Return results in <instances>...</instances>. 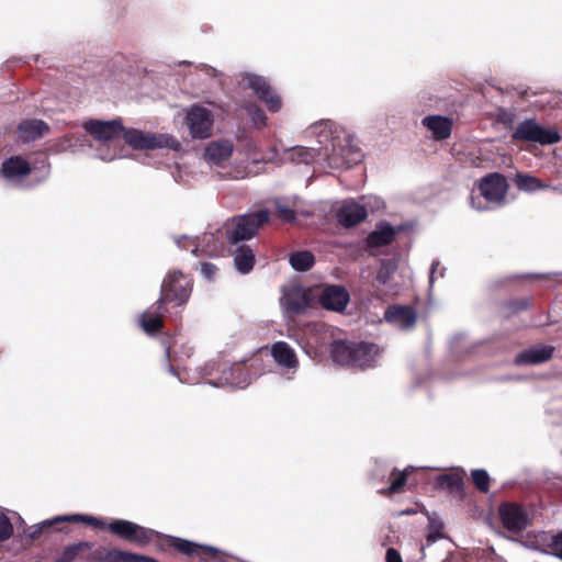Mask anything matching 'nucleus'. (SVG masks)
<instances>
[{
	"mask_svg": "<svg viewBox=\"0 0 562 562\" xmlns=\"http://www.w3.org/2000/svg\"><path fill=\"white\" fill-rule=\"evenodd\" d=\"M190 281L181 272H175L169 276L162 283L161 296L157 303V311H160L166 302L177 301L179 304L184 303L190 295Z\"/></svg>",
	"mask_w": 562,
	"mask_h": 562,
	"instance_id": "0eeeda50",
	"label": "nucleus"
},
{
	"mask_svg": "<svg viewBox=\"0 0 562 562\" xmlns=\"http://www.w3.org/2000/svg\"><path fill=\"white\" fill-rule=\"evenodd\" d=\"M409 468H406L403 472L393 473L394 477L387 488L381 490V494L386 495L387 493H398L402 491L403 486L407 480V472Z\"/></svg>",
	"mask_w": 562,
	"mask_h": 562,
	"instance_id": "72a5a7b5",
	"label": "nucleus"
},
{
	"mask_svg": "<svg viewBox=\"0 0 562 562\" xmlns=\"http://www.w3.org/2000/svg\"><path fill=\"white\" fill-rule=\"evenodd\" d=\"M355 349H366V351H367L366 353L359 352L357 355V357L360 358L364 363L363 364H351V367H355V368L363 369V368L371 367L374 363L375 358L380 355L379 347L373 344H364V342L356 344Z\"/></svg>",
	"mask_w": 562,
	"mask_h": 562,
	"instance_id": "bb28decb",
	"label": "nucleus"
},
{
	"mask_svg": "<svg viewBox=\"0 0 562 562\" xmlns=\"http://www.w3.org/2000/svg\"><path fill=\"white\" fill-rule=\"evenodd\" d=\"M398 231L400 228L393 227L386 222L379 223L367 238L369 248H379L391 244Z\"/></svg>",
	"mask_w": 562,
	"mask_h": 562,
	"instance_id": "6ab92c4d",
	"label": "nucleus"
},
{
	"mask_svg": "<svg viewBox=\"0 0 562 562\" xmlns=\"http://www.w3.org/2000/svg\"><path fill=\"white\" fill-rule=\"evenodd\" d=\"M269 221V213L260 210L233 218L226 224V236L231 244L252 238L258 228Z\"/></svg>",
	"mask_w": 562,
	"mask_h": 562,
	"instance_id": "f03ea898",
	"label": "nucleus"
},
{
	"mask_svg": "<svg viewBox=\"0 0 562 562\" xmlns=\"http://www.w3.org/2000/svg\"><path fill=\"white\" fill-rule=\"evenodd\" d=\"M13 533V526L10 519L0 513V541L9 539Z\"/></svg>",
	"mask_w": 562,
	"mask_h": 562,
	"instance_id": "ea45409f",
	"label": "nucleus"
},
{
	"mask_svg": "<svg viewBox=\"0 0 562 562\" xmlns=\"http://www.w3.org/2000/svg\"><path fill=\"white\" fill-rule=\"evenodd\" d=\"M318 301L326 310L342 312L349 302V293L341 285H325L318 294Z\"/></svg>",
	"mask_w": 562,
	"mask_h": 562,
	"instance_id": "f8f14e48",
	"label": "nucleus"
},
{
	"mask_svg": "<svg viewBox=\"0 0 562 562\" xmlns=\"http://www.w3.org/2000/svg\"><path fill=\"white\" fill-rule=\"evenodd\" d=\"M386 562H402V558L395 549L390 548L386 551Z\"/></svg>",
	"mask_w": 562,
	"mask_h": 562,
	"instance_id": "de8ad7c7",
	"label": "nucleus"
},
{
	"mask_svg": "<svg viewBox=\"0 0 562 562\" xmlns=\"http://www.w3.org/2000/svg\"><path fill=\"white\" fill-rule=\"evenodd\" d=\"M173 547L184 553V554H193V553H196L198 550L200 549V546L194 543V542H191L189 540H183V539H175L173 540Z\"/></svg>",
	"mask_w": 562,
	"mask_h": 562,
	"instance_id": "e433bc0d",
	"label": "nucleus"
},
{
	"mask_svg": "<svg viewBox=\"0 0 562 562\" xmlns=\"http://www.w3.org/2000/svg\"><path fill=\"white\" fill-rule=\"evenodd\" d=\"M233 153V144L228 140H216L205 147L204 157L207 161L220 165L227 160Z\"/></svg>",
	"mask_w": 562,
	"mask_h": 562,
	"instance_id": "412c9836",
	"label": "nucleus"
},
{
	"mask_svg": "<svg viewBox=\"0 0 562 562\" xmlns=\"http://www.w3.org/2000/svg\"><path fill=\"white\" fill-rule=\"evenodd\" d=\"M201 271L207 279H212L216 273V267L212 263H203Z\"/></svg>",
	"mask_w": 562,
	"mask_h": 562,
	"instance_id": "49530a36",
	"label": "nucleus"
},
{
	"mask_svg": "<svg viewBox=\"0 0 562 562\" xmlns=\"http://www.w3.org/2000/svg\"><path fill=\"white\" fill-rule=\"evenodd\" d=\"M59 521L85 522V524L94 526L97 528H104L103 521H101L99 518L89 516V515H81V514L58 516V517L54 518L53 520L44 521L43 526H50L52 524L59 522Z\"/></svg>",
	"mask_w": 562,
	"mask_h": 562,
	"instance_id": "a878e982",
	"label": "nucleus"
},
{
	"mask_svg": "<svg viewBox=\"0 0 562 562\" xmlns=\"http://www.w3.org/2000/svg\"><path fill=\"white\" fill-rule=\"evenodd\" d=\"M101 559L105 562H142L143 555L111 550L101 555Z\"/></svg>",
	"mask_w": 562,
	"mask_h": 562,
	"instance_id": "2f4dec72",
	"label": "nucleus"
},
{
	"mask_svg": "<svg viewBox=\"0 0 562 562\" xmlns=\"http://www.w3.org/2000/svg\"><path fill=\"white\" fill-rule=\"evenodd\" d=\"M524 546L526 548H529L530 549V546H535V537L532 539H528L524 542Z\"/></svg>",
	"mask_w": 562,
	"mask_h": 562,
	"instance_id": "3c124183",
	"label": "nucleus"
},
{
	"mask_svg": "<svg viewBox=\"0 0 562 562\" xmlns=\"http://www.w3.org/2000/svg\"><path fill=\"white\" fill-rule=\"evenodd\" d=\"M272 357L274 361L282 367L292 369L297 367V358L294 350L284 341H278L272 345Z\"/></svg>",
	"mask_w": 562,
	"mask_h": 562,
	"instance_id": "4be33fe9",
	"label": "nucleus"
},
{
	"mask_svg": "<svg viewBox=\"0 0 562 562\" xmlns=\"http://www.w3.org/2000/svg\"><path fill=\"white\" fill-rule=\"evenodd\" d=\"M278 215L284 221V222H293L295 220V212L284 205H278L277 206Z\"/></svg>",
	"mask_w": 562,
	"mask_h": 562,
	"instance_id": "c03bdc74",
	"label": "nucleus"
},
{
	"mask_svg": "<svg viewBox=\"0 0 562 562\" xmlns=\"http://www.w3.org/2000/svg\"><path fill=\"white\" fill-rule=\"evenodd\" d=\"M249 115L251 116V121L257 128H261L266 125L267 117L262 110L256 106H251L249 108Z\"/></svg>",
	"mask_w": 562,
	"mask_h": 562,
	"instance_id": "79ce46f5",
	"label": "nucleus"
},
{
	"mask_svg": "<svg viewBox=\"0 0 562 562\" xmlns=\"http://www.w3.org/2000/svg\"><path fill=\"white\" fill-rule=\"evenodd\" d=\"M201 70L210 71V70H215V69H214L213 67L205 66V67H203Z\"/></svg>",
	"mask_w": 562,
	"mask_h": 562,
	"instance_id": "6e6d98bb",
	"label": "nucleus"
},
{
	"mask_svg": "<svg viewBox=\"0 0 562 562\" xmlns=\"http://www.w3.org/2000/svg\"><path fill=\"white\" fill-rule=\"evenodd\" d=\"M512 138L514 140L551 145L560 140V134L554 128L546 127L535 120L528 119L518 124L512 134Z\"/></svg>",
	"mask_w": 562,
	"mask_h": 562,
	"instance_id": "20e7f679",
	"label": "nucleus"
},
{
	"mask_svg": "<svg viewBox=\"0 0 562 562\" xmlns=\"http://www.w3.org/2000/svg\"><path fill=\"white\" fill-rule=\"evenodd\" d=\"M125 142L135 149L170 148L179 150L180 143L169 134L143 132L139 130H124Z\"/></svg>",
	"mask_w": 562,
	"mask_h": 562,
	"instance_id": "7ed1b4c3",
	"label": "nucleus"
},
{
	"mask_svg": "<svg viewBox=\"0 0 562 562\" xmlns=\"http://www.w3.org/2000/svg\"><path fill=\"white\" fill-rule=\"evenodd\" d=\"M439 485L449 490H458L462 483L458 474H443L439 477Z\"/></svg>",
	"mask_w": 562,
	"mask_h": 562,
	"instance_id": "4c0bfd02",
	"label": "nucleus"
},
{
	"mask_svg": "<svg viewBox=\"0 0 562 562\" xmlns=\"http://www.w3.org/2000/svg\"><path fill=\"white\" fill-rule=\"evenodd\" d=\"M85 547H88L87 543H77L70 547H67L64 552L63 557L59 559L60 562H71L79 551H81Z\"/></svg>",
	"mask_w": 562,
	"mask_h": 562,
	"instance_id": "a19ab883",
	"label": "nucleus"
},
{
	"mask_svg": "<svg viewBox=\"0 0 562 562\" xmlns=\"http://www.w3.org/2000/svg\"><path fill=\"white\" fill-rule=\"evenodd\" d=\"M249 88L254 91L255 95L266 103L268 109L272 112H278L282 102L280 97L273 91V89L267 83V81L257 75L249 77Z\"/></svg>",
	"mask_w": 562,
	"mask_h": 562,
	"instance_id": "ddd939ff",
	"label": "nucleus"
},
{
	"mask_svg": "<svg viewBox=\"0 0 562 562\" xmlns=\"http://www.w3.org/2000/svg\"><path fill=\"white\" fill-rule=\"evenodd\" d=\"M285 314L295 315L304 312L311 303L310 291L300 285H289L282 289L280 300Z\"/></svg>",
	"mask_w": 562,
	"mask_h": 562,
	"instance_id": "6e6552de",
	"label": "nucleus"
},
{
	"mask_svg": "<svg viewBox=\"0 0 562 562\" xmlns=\"http://www.w3.org/2000/svg\"><path fill=\"white\" fill-rule=\"evenodd\" d=\"M49 132V126L42 120H25L18 126V136L23 142H33Z\"/></svg>",
	"mask_w": 562,
	"mask_h": 562,
	"instance_id": "aec40b11",
	"label": "nucleus"
},
{
	"mask_svg": "<svg viewBox=\"0 0 562 562\" xmlns=\"http://www.w3.org/2000/svg\"><path fill=\"white\" fill-rule=\"evenodd\" d=\"M222 384H227L234 387L244 389L250 384L251 379L248 374L244 373L240 367L231 368L228 372L224 373Z\"/></svg>",
	"mask_w": 562,
	"mask_h": 562,
	"instance_id": "393cba45",
	"label": "nucleus"
},
{
	"mask_svg": "<svg viewBox=\"0 0 562 562\" xmlns=\"http://www.w3.org/2000/svg\"><path fill=\"white\" fill-rule=\"evenodd\" d=\"M234 262L240 273H248L255 263L254 251L248 246H240L234 252Z\"/></svg>",
	"mask_w": 562,
	"mask_h": 562,
	"instance_id": "b1692460",
	"label": "nucleus"
},
{
	"mask_svg": "<svg viewBox=\"0 0 562 562\" xmlns=\"http://www.w3.org/2000/svg\"><path fill=\"white\" fill-rule=\"evenodd\" d=\"M100 158L104 159V160H111V159L114 158V156H103V155H101Z\"/></svg>",
	"mask_w": 562,
	"mask_h": 562,
	"instance_id": "5fc2aeb1",
	"label": "nucleus"
},
{
	"mask_svg": "<svg viewBox=\"0 0 562 562\" xmlns=\"http://www.w3.org/2000/svg\"><path fill=\"white\" fill-rule=\"evenodd\" d=\"M443 537H445V535H443L442 521L435 515L428 516L427 537H426L427 546H431L438 539H441Z\"/></svg>",
	"mask_w": 562,
	"mask_h": 562,
	"instance_id": "c756f323",
	"label": "nucleus"
},
{
	"mask_svg": "<svg viewBox=\"0 0 562 562\" xmlns=\"http://www.w3.org/2000/svg\"><path fill=\"white\" fill-rule=\"evenodd\" d=\"M551 533L549 532H539L535 536V546H530V549L540 551L542 553H549V544H550Z\"/></svg>",
	"mask_w": 562,
	"mask_h": 562,
	"instance_id": "c9c22d12",
	"label": "nucleus"
},
{
	"mask_svg": "<svg viewBox=\"0 0 562 562\" xmlns=\"http://www.w3.org/2000/svg\"><path fill=\"white\" fill-rule=\"evenodd\" d=\"M472 480L475 486L482 491L487 492L490 486V475L485 470H474L472 472Z\"/></svg>",
	"mask_w": 562,
	"mask_h": 562,
	"instance_id": "f704fd0d",
	"label": "nucleus"
},
{
	"mask_svg": "<svg viewBox=\"0 0 562 562\" xmlns=\"http://www.w3.org/2000/svg\"><path fill=\"white\" fill-rule=\"evenodd\" d=\"M176 243L180 248L187 249L189 247H192L191 251L193 255H198L200 252L199 246L194 238H189L187 236H183L181 238H177ZM201 252H206V250L202 249Z\"/></svg>",
	"mask_w": 562,
	"mask_h": 562,
	"instance_id": "37998d69",
	"label": "nucleus"
},
{
	"mask_svg": "<svg viewBox=\"0 0 562 562\" xmlns=\"http://www.w3.org/2000/svg\"><path fill=\"white\" fill-rule=\"evenodd\" d=\"M186 125L193 139H206L213 134L214 115L201 105H192L186 114Z\"/></svg>",
	"mask_w": 562,
	"mask_h": 562,
	"instance_id": "39448f33",
	"label": "nucleus"
},
{
	"mask_svg": "<svg viewBox=\"0 0 562 562\" xmlns=\"http://www.w3.org/2000/svg\"><path fill=\"white\" fill-rule=\"evenodd\" d=\"M397 269V265L394 260H383L381 262V267L378 271V276H376V280L378 282L382 283V284H386L392 276L394 274V272L396 271Z\"/></svg>",
	"mask_w": 562,
	"mask_h": 562,
	"instance_id": "473e14b6",
	"label": "nucleus"
},
{
	"mask_svg": "<svg viewBox=\"0 0 562 562\" xmlns=\"http://www.w3.org/2000/svg\"><path fill=\"white\" fill-rule=\"evenodd\" d=\"M178 66H179V67H182V66H184V67H192V66H193V64H192L191 61H186V60H183V61H180V63L178 64Z\"/></svg>",
	"mask_w": 562,
	"mask_h": 562,
	"instance_id": "603ef678",
	"label": "nucleus"
},
{
	"mask_svg": "<svg viewBox=\"0 0 562 562\" xmlns=\"http://www.w3.org/2000/svg\"><path fill=\"white\" fill-rule=\"evenodd\" d=\"M439 268V262L438 261H435L432 262L431 265V269H430V278H429V283L430 285L432 284L434 282V279H435V273L437 271V269Z\"/></svg>",
	"mask_w": 562,
	"mask_h": 562,
	"instance_id": "09e8293b",
	"label": "nucleus"
},
{
	"mask_svg": "<svg viewBox=\"0 0 562 562\" xmlns=\"http://www.w3.org/2000/svg\"><path fill=\"white\" fill-rule=\"evenodd\" d=\"M314 255L311 251L303 250L290 256V265L296 271H306L314 265Z\"/></svg>",
	"mask_w": 562,
	"mask_h": 562,
	"instance_id": "cd10ccee",
	"label": "nucleus"
},
{
	"mask_svg": "<svg viewBox=\"0 0 562 562\" xmlns=\"http://www.w3.org/2000/svg\"><path fill=\"white\" fill-rule=\"evenodd\" d=\"M85 130L99 142H111L122 134L124 131L123 123L120 119L112 121L90 120L85 123Z\"/></svg>",
	"mask_w": 562,
	"mask_h": 562,
	"instance_id": "9d476101",
	"label": "nucleus"
},
{
	"mask_svg": "<svg viewBox=\"0 0 562 562\" xmlns=\"http://www.w3.org/2000/svg\"><path fill=\"white\" fill-rule=\"evenodd\" d=\"M209 237H210L209 235H204L203 239L206 240V239H209Z\"/></svg>",
	"mask_w": 562,
	"mask_h": 562,
	"instance_id": "4d7b16f0",
	"label": "nucleus"
},
{
	"mask_svg": "<svg viewBox=\"0 0 562 562\" xmlns=\"http://www.w3.org/2000/svg\"><path fill=\"white\" fill-rule=\"evenodd\" d=\"M356 344L346 341H335L330 349V356L334 362L341 366L363 364L364 362L357 357L359 352L366 353V349H355Z\"/></svg>",
	"mask_w": 562,
	"mask_h": 562,
	"instance_id": "2eb2a0df",
	"label": "nucleus"
},
{
	"mask_svg": "<svg viewBox=\"0 0 562 562\" xmlns=\"http://www.w3.org/2000/svg\"><path fill=\"white\" fill-rule=\"evenodd\" d=\"M142 562H156L153 558H149V557H144L143 555V560Z\"/></svg>",
	"mask_w": 562,
	"mask_h": 562,
	"instance_id": "864d4df0",
	"label": "nucleus"
},
{
	"mask_svg": "<svg viewBox=\"0 0 562 562\" xmlns=\"http://www.w3.org/2000/svg\"><path fill=\"white\" fill-rule=\"evenodd\" d=\"M11 63H12V65H8V67L23 68L26 65V63L23 59H21V58L20 59H15V60H13Z\"/></svg>",
	"mask_w": 562,
	"mask_h": 562,
	"instance_id": "8fccbe9b",
	"label": "nucleus"
},
{
	"mask_svg": "<svg viewBox=\"0 0 562 562\" xmlns=\"http://www.w3.org/2000/svg\"><path fill=\"white\" fill-rule=\"evenodd\" d=\"M308 133L315 136L318 148L295 147L291 159L302 164H311L315 157H323L330 168H349L360 161V153L353 144V137L345 128L331 121H321L310 126Z\"/></svg>",
	"mask_w": 562,
	"mask_h": 562,
	"instance_id": "f257e3e1",
	"label": "nucleus"
},
{
	"mask_svg": "<svg viewBox=\"0 0 562 562\" xmlns=\"http://www.w3.org/2000/svg\"><path fill=\"white\" fill-rule=\"evenodd\" d=\"M369 206L371 210L384 206L383 201L378 198H369L366 205L355 201H345L336 211V218L345 227H352L364 221L368 216Z\"/></svg>",
	"mask_w": 562,
	"mask_h": 562,
	"instance_id": "423d86ee",
	"label": "nucleus"
},
{
	"mask_svg": "<svg viewBox=\"0 0 562 562\" xmlns=\"http://www.w3.org/2000/svg\"><path fill=\"white\" fill-rule=\"evenodd\" d=\"M555 348L551 345H536L519 352L514 362L517 366L540 364L550 360Z\"/></svg>",
	"mask_w": 562,
	"mask_h": 562,
	"instance_id": "dca6fc26",
	"label": "nucleus"
},
{
	"mask_svg": "<svg viewBox=\"0 0 562 562\" xmlns=\"http://www.w3.org/2000/svg\"><path fill=\"white\" fill-rule=\"evenodd\" d=\"M422 124L427 128L435 140H443L450 137L453 121L449 116L427 115L422 120Z\"/></svg>",
	"mask_w": 562,
	"mask_h": 562,
	"instance_id": "a211bd4d",
	"label": "nucleus"
},
{
	"mask_svg": "<svg viewBox=\"0 0 562 562\" xmlns=\"http://www.w3.org/2000/svg\"><path fill=\"white\" fill-rule=\"evenodd\" d=\"M108 528L111 532L137 544L148 543L155 535L150 529L122 519L112 521L109 524Z\"/></svg>",
	"mask_w": 562,
	"mask_h": 562,
	"instance_id": "1a4fd4ad",
	"label": "nucleus"
},
{
	"mask_svg": "<svg viewBox=\"0 0 562 562\" xmlns=\"http://www.w3.org/2000/svg\"><path fill=\"white\" fill-rule=\"evenodd\" d=\"M384 318L400 329H408L415 325L417 315L413 307L393 305L385 311Z\"/></svg>",
	"mask_w": 562,
	"mask_h": 562,
	"instance_id": "f3484780",
	"label": "nucleus"
},
{
	"mask_svg": "<svg viewBox=\"0 0 562 562\" xmlns=\"http://www.w3.org/2000/svg\"><path fill=\"white\" fill-rule=\"evenodd\" d=\"M250 175L249 171L246 169H235L229 172L224 173L225 177L232 178V179H244Z\"/></svg>",
	"mask_w": 562,
	"mask_h": 562,
	"instance_id": "a18cd8bd",
	"label": "nucleus"
},
{
	"mask_svg": "<svg viewBox=\"0 0 562 562\" xmlns=\"http://www.w3.org/2000/svg\"><path fill=\"white\" fill-rule=\"evenodd\" d=\"M548 554H552L562 560V531L557 535L551 533Z\"/></svg>",
	"mask_w": 562,
	"mask_h": 562,
	"instance_id": "58836bf2",
	"label": "nucleus"
},
{
	"mask_svg": "<svg viewBox=\"0 0 562 562\" xmlns=\"http://www.w3.org/2000/svg\"><path fill=\"white\" fill-rule=\"evenodd\" d=\"M30 171L29 162L20 156L10 157L2 165V173L7 179H19Z\"/></svg>",
	"mask_w": 562,
	"mask_h": 562,
	"instance_id": "5701e85b",
	"label": "nucleus"
},
{
	"mask_svg": "<svg viewBox=\"0 0 562 562\" xmlns=\"http://www.w3.org/2000/svg\"><path fill=\"white\" fill-rule=\"evenodd\" d=\"M499 517L503 526L512 532H520L530 524L528 514L517 504H503L499 507Z\"/></svg>",
	"mask_w": 562,
	"mask_h": 562,
	"instance_id": "9b49d317",
	"label": "nucleus"
},
{
	"mask_svg": "<svg viewBox=\"0 0 562 562\" xmlns=\"http://www.w3.org/2000/svg\"><path fill=\"white\" fill-rule=\"evenodd\" d=\"M515 182L519 187V189L526 191H536L539 189L547 188V186L543 184L539 179L529 175L518 173L515 178Z\"/></svg>",
	"mask_w": 562,
	"mask_h": 562,
	"instance_id": "7c9ffc66",
	"label": "nucleus"
},
{
	"mask_svg": "<svg viewBox=\"0 0 562 562\" xmlns=\"http://www.w3.org/2000/svg\"><path fill=\"white\" fill-rule=\"evenodd\" d=\"M161 312L151 314L145 311L139 317V324L147 334H153L162 327Z\"/></svg>",
	"mask_w": 562,
	"mask_h": 562,
	"instance_id": "c85d7f7f",
	"label": "nucleus"
},
{
	"mask_svg": "<svg viewBox=\"0 0 562 562\" xmlns=\"http://www.w3.org/2000/svg\"><path fill=\"white\" fill-rule=\"evenodd\" d=\"M480 190L486 201L501 202L505 198L507 183L502 175L492 173L482 179Z\"/></svg>",
	"mask_w": 562,
	"mask_h": 562,
	"instance_id": "4468645a",
	"label": "nucleus"
}]
</instances>
